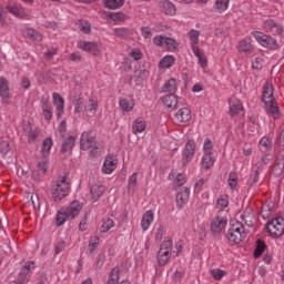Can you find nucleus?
Here are the masks:
<instances>
[{
    "label": "nucleus",
    "instance_id": "1",
    "mask_svg": "<svg viewBox=\"0 0 284 284\" xmlns=\"http://www.w3.org/2000/svg\"><path fill=\"white\" fill-rule=\"evenodd\" d=\"M262 101L265 104L266 114L273 119H281V111L278 110V103L274 98V85L266 82L262 91Z\"/></svg>",
    "mask_w": 284,
    "mask_h": 284
},
{
    "label": "nucleus",
    "instance_id": "2",
    "mask_svg": "<svg viewBox=\"0 0 284 284\" xmlns=\"http://www.w3.org/2000/svg\"><path fill=\"white\" fill-rule=\"evenodd\" d=\"M68 194H70V180L68 175H63L51 186V196L54 201H63Z\"/></svg>",
    "mask_w": 284,
    "mask_h": 284
},
{
    "label": "nucleus",
    "instance_id": "3",
    "mask_svg": "<svg viewBox=\"0 0 284 284\" xmlns=\"http://www.w3.org/2000/svg\"><path fill=\"white\" fill-rule=\"evenodd\" d=\"M245 236V226L239 221L232 222L226 233L227 241H230V243L239 244Z\"/></svg>",
    "mask_w": 284,
    "mask_h": 284
},
{
    "label": "nucleus",
    "instance_id": "4",
    "mask_svg": "<svg viewBox=\"0 0 284 284\" xmlns=\"http://www.w3.org/2000/svg\"><path fill=\"white\" fill-rule=\"evenodd\" d=\"M172 257V240L163 241L160 245V250L158 252V265L160 267H165V264Z\"/></svg>",
    "mask_w": 284,
    "mask_h": 284
},
{
    "label": "nucleus",
    "instance_id": "5",
    "mask_svg": "<svg viewBox=\"0 0 284 284\" xmlns=\"http://www.w3.org/2000/svg\"><path fill=\"white\" fill-rule=\"evenodd\" d=\"M251 34L263 48H267V50H278V41L272 38V36H267L261 31H252Z\"/></svg>",
    "mask_w": 284,
    "mask_h": 284
},
{
    "label": "nucleus",
    "instance_id": "6",
    "mask_svg": "<svg viewBox=\"0 0 284 284\" xmlns=\"http://www.w3.org/2000/svg\"><path fill=\"white\" fill-rule=\"evenodd\" d=\"M266 232L272 239H280L284 234V219L275 217L266 224Z\"/></svg>",
    "mask_w": 284,
    "mask_h": 284
},
{
    "label": "nucleus",
    "instance_id": "7",
    "mask_svg": "<svg viewBox=\"0 0 284 284\" xmlns=\"http://www.w3.org/2000/svg\"><path fill=\"white\" fill-rule=\"evenodd\" d=\"M262 30L265 34H272L273 37H283L284 28L274 19H266L262 22Z\"/></svg>",
    "mask_w": 284,
    "mask_h": 284
},
{
    "label": "nucleus",
    "instance_id": "8",
    "mask_svg": "<svg viewBox=\"0 0 284 284\" xmlns=\"http://www.w3.org/2000/svg\"><path fill=\"white\" fill-rule=\"evenodd\" d=\"M227 227V216L219 214L211 222V232L213 236H221V232Z\"/></svg>",
    "mask_w": 284,
    "mask_h": 284
},
{
    "label": "nucleus",
    "instance_id": "9",
    "mask_svg": "<svg viewBox=\"0 0 284 284\" xmlns=\"http://www.w3.org/2000/svg\"><path fill=\"white\" fill-rule=\"evenodd\" d=\"M32 270H34V262H26V264L21 267L18 277L16 278V283L26 284L30 281V276H32Z\"/></svg>",
    "mask_w": 284,
    "mask_h": 284
},
{
    "label": "nucleus",
    "instance_id": "10",
    "mask_svg": "<svg viewBox=\"0 0 284 284\" xmlns=\"http://www.w3.org/2000/svg\"><path fill=\"white\" fill-rule=\"evenodd\" d=\"M212 143H204V155L202 158V165L205 170H210L214 165V156H212Z\"/></svg>",
    "mask_w": 284,
    "mask_h": 284
},
{
    "label": "nucleus",
    "instance_id": "11",
    "mask_svg": "<svg viewBox=\"0 0 284 284\" xmlns=\"http://www.w3.org/2000/svg\"><path fill=\"white\" fill-rule=\"evenodd\" d=\"M78 48L83 50V52H89L93 57H99L101 54V50L99 49V44L95 42H88V41H79Z\"/></svg>",
    "mask_w": 284,
    "mask_h": 284
},
{
    "label": "nucleus",
    "instance_id": "12",
    "mask_svg": "<svg viewBox=\"0 0 284 284\" xmlns=\"http://www.w3.org/2000/svg\"><path fill=\"white\" fill-rule=\"evenodd\" d=\"M52 97H53V105H55L57 119H61V116L65 114V100L63 99V97H61V94L57 92H54Z\"/></svg>",
    "mask_w": 284,
    "mask_h": 284
},
{
    "label": "nucleus",
    "instance_id": "13",
    "mask_svg": "<svg viewBox=\"0 0 284 284\" xmlns=\"http://www.w3.org/2000/svg\"><path fill=\"white\" fill-rule=\"evenodd\" d=\"M42 115L44 118V121H52V103L50 102V98L42 97L40 101Z\"/></svg>",
    "mask_w": 284,
    "mask_h": 284
},
{
    "label": "nucleus",
    "instance_id": "14",
    "mask_svg": "<svg viewBox=\"0 0 284 284\" xmlns=\"http://www.w3.org/2000/svg\"><path fill=\"white\" fill-rule=\"evenodd\" d=\"M194 154H196V144L186 143L185 148L182 152V163L183 165H187L192 159H194Z\"/></svg>",
    "mask_w": 284,
    "mask_h": 284
},
{
    "label": "nucleus",
    "instance_id": "15",
    "mask_svg": "<svg viewBox=\"0 0 284 284\" xmlns=\"http://www.w3.org/2000/svg\"><path fill=\"white\" fill-rule=\"evenodd\" d=\"M67 213V215H69V217L72 219H77V216H79V214L81 213V210H83V205L81 204V202H79V200L72 201L69 206H67L65 209H63Z\"/></svg>",
    "mask_w": 284,
    "mask_h": 284
},
{
    "label": "nucleus",
    "instance_id": "16",
    "mask_svg": "<svg viewBox=\"0 0 284 284\" xmlns=\"http://www.w3.org/2000/svg\"><path fill=\"white\" fill-rule=\"evenodd\" d=\"M160 12L168 17H174L176 14V7L170 0H162L159 3Z\"/></svg>",
    "mask_w": 284,
    "mask_h": 284
},
{
    "label": "nucleus",
    "instance_id": "17",
    "mask_svg": "<svg viewBox=\"0 0 284 284\" xmlns=\"http://www.w3.org/2000/svg\"><path fill=\"white\" fill-rule=\"evenodd\" d=\"M24 132L30 143H34L39 141V138L41 136V130L39 128L32 129L31 123H28L27 125H24Z\"/></svg>",
    "mask_w": 284,
    "mask_h": 284
},
{
    "label": "nucleus",
    "instance_id": "18",
    "mask_svg": "<svg viewBox=\"0 0 284 284\" xmlns=\"http://www.w3.org/2000/svg\"><path fill=\"white\" fill-rule=\"evenodd\" d=\"M58 132L60 134V136L63 139V143H74V141H77V136L74 135H65V133L68 132V123L65 122V120H63L59 128H58Z\"/></svg>",
    "mask_w": 284,
    "mask_h": 284
},
{
    "label": "nucleus",
    "instance_id": "19",
    "mask_svg": "<svg viewBox=\"0 0 284 284\" xmlns=\"http://www.w3.org/2000/svg\"><path fill=\"white\" fill-rule=\"evenodd\" d=\"M239 52H242L243 54H252L254 47L252 45V39L251 38H244L239 42L237 47Z\"/></svg>",
    "mask_w": 284,
    "mask_h": 284
},
{
    "label": "nucleus",
    "instance_id": "20",
    "mask_svg": "<svg viewBox=\"0 0 284 284\" xmlns=\"http://www.w3.org/2000/svg\"><path fill=\"white\" fill-rule=\"evenodd\" d=\"M116 170V159L112 155H108L104 160L102 172L104 174H112Z\"/></svg>",
    "mask_w": 284,
    "mask_h": 284
},
{
    "label": "nucleus",
    "instance_id": "21",
    "mask_svg": "<svg viewBox=\"0 0 284 284\" xmlns=\"http://www.w3.org/2000/svg\"><path fill=\"white\" fill-rule=\"evenodd\" d=\"M175 121L178 123H187V121H192V111L189 108L180 109L178 114H175Z\"/></svg>",
    "mask_w": 284,
    "mask_h": 284
},
{
    "label": "nucleus",
    "instance_id": "22",
    "mask_svg": "<svg viewBox=\"0 0 284 284\" xmlns=\"http://www.w3.org/2000/svg\"><path fill=\"white\" fill-rule=\"evenodd\" d=\"M229 103H230V111H229L230 116H236V114L242 112L243 103L241 102V100L236 98H231L229 100Z\"/></svg>",
    "mask_w": 284,
    "mask_h": 284
},
{
    "label": "nucleus",
    "instance_id": "23",
    "mask_svg": "<svg viewBox=\"0 0 284 284\" xmlns=\"http://www.w3.org/2000/svg\"><path fill=\"white\" fill-rule=\"evenodd\" d=\"M7 10L10 12V14H13V17H17L18 19H26L28 17L26 9L19 4H8Z\"/></svg>",
    "mask_w": 284,
    "mask_h": 284
},
{
    "label": "nucleus",
    "instance_id": "24",
    "mask_svg": "<svg viewBox=\"0 0 284 284\" xmlns=\"http://www.w3.org/2000/svg\"><path fill=\"white\" fill-rule=\"evenodd\" d=\"M91 196L93 201H99L103 196V192H105V187L101 183L91 184Z\"/></svg>",
    "mask_w": 284,
    "mask_h": 284
},
{
    "label": "nucleus",
    "instance_id": "25",
    "mask_svg": "<svg viewBox=\"0 0 284 284\" xmlns=\"http://www.w3.org/2000/svg\"><path fill=\"white\" fill-rule=\"evenodd\" d=\"M162 101L169 110H176L179 108V98L174 93H170L162 98Z\"/></svg>",
    "mask_w": 284,
    "mask_h": 284
},
{
    "label": "nucleus",
    "instance_id": "26",
    "mask_svg": "<svg viewBox=\"0 0 284 284\" xmlns=\"http://www.w3.org/2000/svg\"><path fill=\"white\" fill-rule=\"evenodd\" d=\"M153 222H154V213L152 211H146L143 214L142 221H141V227L143 232H148V230H150V226L152 225Z\"/></svg>",
    "mask_w": 284,
    "mask_h": 284
},
{
    "label": "nucleus",
    "instance_id": "27",
    "mask_svg": "<svg viewBox=\"0 0 284 284\" xmlns=\"http://www.w3.org/2000/svg\"><path fill=\"white\" fill-rule=\"evenodd\" d=\"M187 201H190V187H184L183 191L176 194L178 207H183Z\"/></svg>",
    "mask_w": 284,
    "mask_h": 284
},
{
    "label": "nucleus",
    "instance_id": "28",
    "mask_svg": "<svg viewBox=\"0 0 284 284\" xmlns=\"http://www.w3.org/2000/svg\"><path fill=\"white\" fill-rule=\"evenodd\" d=\"M263 172V164L257 163L253 166L251 176L248 179V184L254 185L255 183H258V176Z\"/></svg>",
    "mask_w": 284,
    "mask_h": 284
},
{
    "label": "nucleus",
    "instance_id": "29",
    "mask_svg": "<svg viewBox=\"0 0 284 284\" xmlns=\"http://www.w3.org/2000/svg\"><path fill=\"white\" fill-rule=\"evenodd\" d=\"M145 128H148V122L145 121V119L138 118L133 121L132 130L134 134L145 132Z\"/></svg>",
    "mask_w": 284,
    "mask_h": 284
},
{
    "label": "nucleus",
    "instance_id": "30",
    "mask_svg": "<svg viewBox=\"0 0 284 284\" xmlns=\"http://www.w3.org/2000/svg\"><path fill=\"white\" fill-rule=\"evenodd\" d=\"M0 154L3 159L12 156V154H14V145L10 143H0Z\"/></svg>",
    "mask_w": 284,
    "mask_h": 284
},
{
    "label": "nucleus",
    "instance_id": "31",
    "mask_svg": "<svg viewBox=\"0 0 284 284\" xmlns=\"http://www.w3.org/2000/svg\"><path fill=\"white\" fill-rule=\"evenodd\" d=\"M70 215L63 209H61L55 215L57 227H61V225H63L65 221H70Z\"/></svg>",
    "mask_w": 284,
    "mask_h": 284
},
{
    "label": "nucleus",
    "instance_id": "32",
    "mask_svg": "<svg viewBox=\"0 0 284 284\" xmlns=\"http://www.w3.org/2000/svg\"><path fill=\"white\" fill-rule=\"evenodd\" d=\"M229 8L230 0H216L213 6V10H215V12H219V14H223V12H225V10H227Z\"/></svg>",
    "mask_w": 284,
    "mask_h": 284
},
{
    "label": "nucleus",
    "instance_id": "33",
    "mask_svg": "<svg viewBox=\"0 0 284 284\" xmlns=\"http://www.w3.org/2000/svg\"><path fill=\"white\" fill-rule=\"evenodd\" d=\"M0 97L2 99H10V87L6 78H0Z\"/></svg>",
    "mask_w": 284,
    "mask_h": 284
},
{
    "label": "nucleus",
    "instance_id": "34",
    "mask_svg": "<svg viewBox=\"0 0 284 284\" xmlns=\"http://www.w3.org/2000/svg\"><path fill=\"white\" fill-rule=\"evenodd\" d=\"M178 85H176V79L171 78L168 80V82L164 83L162 87V92H170V94H174L176 92Z\"/></svg>",
    "mask_w": 284,
    "mask_h": 284
},
{
    "label": "nucleus",
    "instance_id": "35",
    "mask_svg": "<svg viewBox=\"0 0 284 284\" xmlns=\"http://www.w3.org/2000/svg\"><path fill=\"white\" fill-rule=\"evenodd\" d=\"M24 34L28 39H31V41H43V36L32 28L26 29Z\"/></svg>",
    "mask_w": 284,
    "mask_h": 284
},
{
    "label": "nucleus",
    "instance_id": "36",
    "mask_svg": "<svg viewBox=\"0 0 284 284\" xmlns=\"http://www.w3.org/2000/svg\"><path fill=\"white\" fill-rule=\"evenodd\" d=\"M113 32L119 39H128L129 37H132V30L129 28H115L113 29Z\"/></svg>",
    "mask_w": 284,
    "mask_h": 284
},
{
    "label": "nucleus",
    "instance_id": "37",
    "mask_svg": "<svg viewBox=\"0 0 284 284\" xmlns=\"http://www.w3.org/2000/svg\"><path fill=\"white\" fill-rule=\"evenodd\" d=\"M267 247V244L263 240L256 241V247L254 250V258H260L263 255V252H265Z\"/></svg>",
    "mask_w": 284,
    "mask_h": 284
},
{
    "label": "nucleus",
    "instance_id": "38",
    "mask_svg": "<svg viewBox=\"0 0 284 284\" xmlns=\"http://www.w3.org/2000/svg\"><path fill=\"white\" fill-rule=\"evenodd\" d=\"M125 0H104V7L109 10H118V8H122Z\"/></svg>",
    "mask_w": 284,
    "mask_h": 284
},
{
    "label": "nucleus",
    "instance_id": "39",
    "mask_svg": "<svg viewBox=\"0 0 284 284\" xmlns=\"http://www.w3.org/2000/svg\"><path fill=\"white\" fill-rule=\"evenodd\" d=\"M176 59L173 55H165L161 61H160V68L163 69H170L172 65H174Z\"/></svg>",
    "mask_w": 284,
    "mask_h": 284
},
{
    "label": "nucleus",
    "instance_id": "40",
    "mask_svg": "<svg viewBox=\"0 0 284 284\" xmlns=\"http://www.w3.org/2000/svg\"><path fill=\"white\" fill-rule=\"evenodd\" d=\"M119 105L122 108L123 112H132L134 110V102L128 99H121Z\"/></svg>",
    "mask_w": 284,
    "mask_h": 284
},
{
    "label": "nucleus",
    "instance_id": "41",
    "mask_svg": "<svg viewBox=\"0 0 284 284\" xmlns=\"http://www.w3.org/2000/svg\"><path fill=\"white\" fill-rule=\"evenodd\" d=\"M164 48H166L169 52H175V50H179V42L172 38L166 37Z\"/></svg>",
    "mask_w": 284,
    "mask_h": 284
},
{
    "label": "nucleus",
    "instance_id": "42",
    "mask_svg": "<svg viewBox=\"0 0 284 284\" xmlns=\"http://www.w3.org/2000/svg\"><path fill=\"white\" fill-rule=\"evenodd\" d=\"M121 270L119 267H113L110 272L108 284H119V274Z\"/></svg>",
    "mask_w": 284,
    "mask_h": 284
},
{
    "label": "nucleus",
    "instance_id": "43",
    "mask_svg": "<svg viewBox=\"0 0 284 284\" xmlns=\"http://www.w3.org/2000/svg\"><path fill=\"white\" fill-rule=\"evenodd\" d=\"M114 227V220L106 217L102 221V225L100 227V232H110Z\"/></svg>",
    "mask_w": 284,
    "mask_h": 284
},
{
    "label": "nucleus",
    "instance_id": "44",
    "mask_svg": "<svg viewBox=\"0 0 284 284\" xmlns=\"http://www.w3.org/2000/svg\"><path fill=\"white\" fill-rule=\"evenodd\" d=\"M80 143H97V136L92 132H83Z\"/></svg>",
    "mask_w": 284,
    "mask_h": 284
},
{
    "label": "nucleus",
    "instance_id": "45",
    "mask_svg": "<svg viewBox=\"0 0 284 284\" xmlns=\"http://www.w3.org/2000/svg\"><path fill=\"white\" fill-rule=\"evenodd\" d=\"M49 168L50 161L47 158H43V160L38 163V172H40V174H45Z\"/></svg>",
    "mask_w": 284,
    "mask_h": 284
},
{
    "label": "nucleus",
    "instance_id": "46",
    "mask_svg": "<svg viewBox=\"0 0 284 284\" xmlns=\"http://www.w3.org/2000/svg\"><path fill=\"white\" fill-rule=\"evenodd\" d=\"M199 37H201V32L199 30L193 29L189 32L191 45H199Z\"/></svg>",
    "mask_w": 284,
    "mask_h": 284
},
{
    "label": "nucleus",
    "instance_id": "47",
    "mask_svg": "<svg viewBox=\"0 0 284 284\" xmlns=\"http://www.w3.org/2000/svg\"><path fill=\"white\" fill-rule=\"evenodd\" d=\"M284 171V162L283 161H276L272 168V173L275 176H281L282 172Z\"/></svg>",
    "mask_w": 284,
    "mask_h": 284
},
{
    "label": "nucleus",
    "instance_id": "48",
    "mask_svg": "<svg viewBox=\"0 0 284 284\" xmlns=\"http://www.w3.org/2000/svg\"><path fill=\"white\" fill-rule=\"evenodd\" d=\"M98 108L99 101L94 100V98H90L85 110H88V112H91V114H95Z\"/></svg>",
    "mask_w": 284,
    "mask_h": 284
},
{
    "label": "nucleus",
    "instance_id": "49",
    "mask_svg": "<svg viewBox=\"0 0 284 284\" xmlns=\"http://www.w3.org/2000/svg\"><path fill=\"white\" fill-rule=\"evenodd\" d=\"M227 272L221 270V268H214L211 271V276L214 278V281H222L223 276H226Z\"/></svg>",
    "mask_w": 284,
    "mask_h": 284
},
{
    "label": "nucleus",
    "instance_id": "50",
    "mask_svg": "<svg viewBox=\"0 0 284 284\" xmlns=\"http://www.w3.org/2000/svg\"><path fill=\"white\" fill-rule=\"evenodd\" d=\"M80 31L84 34H90L92 32V26L87 20H81L79 24Z\"/></svg>",
    "mask_w": 284,
    "mask_h": 284
},
{
    "label": "nucleus",
    "instance_id": "51",
    "mask_svg": "<svg viewBox=\"0 0 284 284\" xmlns=\"http://www.w3.org/2000/svg\"><path fill=\"white\" fill-rule=\"evenodd\" d=\"M217 207L225 210L230 205V197L227 195H221L216 202Z\"/></svg>",
    "mask_w": 284,
    "mask_h": 284
},
{
    "label": "nucleus",
    "instance_id": "52",
    "mask_svg": "<svg viewBox=\"0 0 284 284\" xmlns=\"http://www.w3.org/2000/svg\"><path fill=\"white\" fill-rule=\"evenodd\" d=\"M109 19H111V21H125L128 16L123 12H111Z\"/></svg>",
    "mask_w": 284,
    "mask_h": 284
},
{
    "label": "nucleus",
    "instance_id": "53",
    "mask_svg": "<svg viewBox=\"0 0 284 284\" xmlns=\"http://www.w3.org/2000/svg\"><path fill=\"white\" fill-rule=\"evenodd\" d=\"M227 181L231 190H234V187L239 185V175L236 174V172H231Z\"/></svg>",
    "mask_w": 284,
    "mask_h": 284
},
{
    "label": "nucleus",
    "instance_id": "54",
    "mask_svg": "<svg viewBox=\"0 0 284 284\" xmlns=\"http://www.w3.org/2000/svg\"><path fill=\"white\" fill-rule=\"evenodd\" d=\"M50 150H52V143H42L40 152L43 159H48V156H50Z\"/></svg>",
    "mask_w": 284,
    "mask_h": 284
},
{
    "label": "nucleus",
    "instance_id": "55",
    "mask_svg": "<svg viewBox=\"0 0 284 284\" xmlns=\"http://www.w3.org/2000/svg\"><path fill=\"white\" fill-rule=\"evenodd\" d=\"M166 39H168V37H165V36H155L153 38V43H154V45H158V48H165Z\"/></svg>",
    "mask_w": 284,
    "mask_h": 284
},
{
    "label": "nucleus",
    "instance_id": "56",
    "mask_svg": "<svg viewBox=\"0 0 284 284\" xmlns=\"http://www.w3.org/2000/svg\"><path fill=\"white\" fill-rule=\"evenodd\" d=\"M101 145L94 143L91 145V149L89 150L90 156H99L101 154Z\"/></svg>",
    "mask_w": 284,
    "mask_h": 284
},
{
    "label": "nucleus",
    "instance_id": "57",
    "mask_svg": "<svg viewBox=\"0 0 284 284\" xmlns=\"http://www.w3.org/2000/svg\"><path fill=\"white\" fill-rule=\"evenodd\" d=\"M185 183H187V178L185 176V174L179 173L175 178V185H178V187H181L182 185H185Z\"/></svg>",
    "mask_w": 284,
    "mask_h": 284
},
{
    "label": "nucleus",
    "instance_id": "58",
    "mask_svg": "<svg viewBox=\"0 0 284 284\" xmlns=\"http://www.w3.org/2000/svg\"><path fill=\"white\" fill-rule=\"evenodd\" d=\"M261 216L264 220L270 219V216H272V207H270L268 205H262Z\"/></svg>",
    "mask_w": 284,
    "mask_h": 284
},
{
    "label": "nucleus",
    "instance_id": "59",
    "mask_svg": "<svg viewBox=\"0 0 284 284\" xmlns=\"http://www.w3.org/2000/svg\"><path fill=\"white\" fill-rule=\"evenodd\" d=\"M90 253L94 252L99 247V237L97 235L92 236L89 242Z\"/></svg>",
    "mask_w": 284,
    "mask_h": 284
},
{
    "label": "nucleus",
    "instance_id": "60",
    "mask_svg": "<svg viewBox=\"0 0 284 284\" xmlns=\"http://www.w3.org/2000/svg\"><path fill=\"white\" fill-rule=\"evenodd\" d=\"M65 251V242L64 241H59L55 246H54V254L59 255L61 252Z\"/></svg>",
    "mask_w": 284,
    "mask_h": 284
},
{
    "label": "nucleus",
    "instance_id": "61",
    "mask_svg": "<svg viewBox=\"0 0 284 284\" xmlns=\"http://www.w3.org/2000/svg\"><path fill=\"white\" fill-rule=\"evenodd\" d=\"M163 234H165V227L160 224L155 231V241H161L163 239Z\"/></svg>",
    "mask_w": 284,
    "mask_h": 284
},
{
    "label": "nucleus",
    "instance_id": "62",
    "mask_svg": "<svg viewBox=\"0 0 284 284\" xmlns=\"http://www.w3.org/2000/svg\"><path fill=\"white\" fill-rule=\"evenodd\" d=\"M74 112H83V98H79L74 101Z\"/></svg>",
    "mask_w": 284,
    "mask_h": 284
},
{
    "label": "nucleus",
    "instance_id": "63",
    "mask_svg": "<svg viewBox=\"0 0 284 284\" xmlns=\"http://www.w3.org/2000/svg\"><path fill=\"white\" fill-rule=\"evenodd\" d=\"M252 68H253V70H261V68H263V59L262 58H255L252 61Z\"/></svg>",
    "mask_w": 284,
    "mask_h": 284
},
{
    "label": "nucleus",
    "instance_id": "64",
    "mask_svg": "<svg viewBox=\"0 0 284 284\" xmlns=\"http://www.w3.org/2000/svg\"><path fill=\"white\" fill-rule=\"evenodd\" d=\"M57 52H58V49H57V48L48 49V50L44 52V57H45V59H48V61H51L52 57H55Z\"/></svg>",
    "mask_w": 284,
    "mask_h": 284
}]
</instances>
